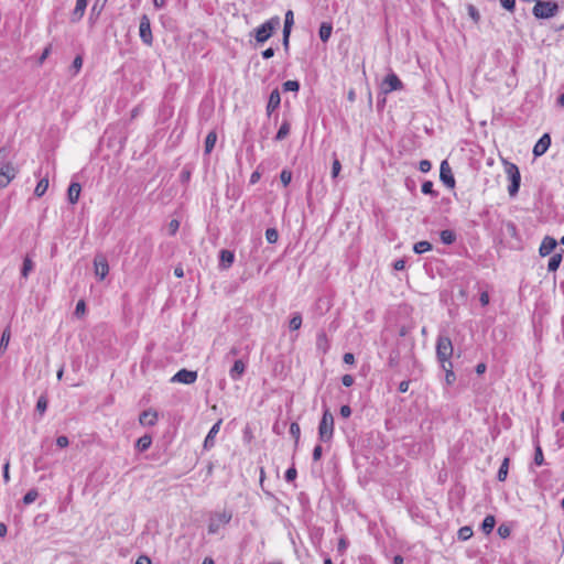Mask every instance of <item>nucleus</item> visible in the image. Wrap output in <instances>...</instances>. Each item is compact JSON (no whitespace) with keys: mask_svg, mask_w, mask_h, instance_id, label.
<instances>
[{"mask_svg":"<svg viewBox=\"0 0 564 564\" xmlns=\"http://www.w3.org/2000/svg\"><path fill=\"white\" fill-rule=\"evenodd\" d=\"M334 436V416L325 406L318 424V440L323 443H330Z\"/></svg>","mask_w":564,"mask_h":564,"instance_id":"obj_1","label":"nucleus"},{"mask_svg":"<svg viewBox=\"0 0 564 564\" xmlns=\"http://www.w3.org/2000/svg\"><path fill=\"white\" fill-rule=\"evenodd\" d=\"M560 7L555 1L538 0L532 9V14L536 19H551L557 14Z\"/></svg>","mask_w":564,"mask_h":564,"instance_id":"obj_2","label":"nucleus"},{"mask_svg":"<svg viewBox=\"0 0 564 564\" xmlns=\"http://www.w3.org/2000/svg\"><path fill=\"white\" fill-rule=\"evenodd\" d=\"M280 26V18L278 15L272 17L261 25H259L256 30V40L258 43H264L268 41L272 33Z\"/></svg>","mask_w":564,"mask_h":564,"instance_id":"obj_3","label":"nucleus"},{"mask_svg":"<svg viewBox=\"0 0 564 564\" xmlns=\"http://www.w3.org/2000/svg\"><path fill=\"white\" fill-rule=\"evenodd\" d=\"M505 172L510 181L508 193L511 197H513L518 194L521 183V174L519 167L514 163L505 162Z\"/></svg>","mask_w":564,"mask_h":564,"instance_id":"obj_4","label":"nucleus"},{"mask_svg":"<svg viewBox=\"0 0 564 564\" xmlns=\"http://www.w3.org/2000/svg\"><path fill=\"white\" fill-rule=\"evenodd\" d=\"M453 344L448 336L440 335L436 340V357L438 361H448L453 356Z\"/></svg>","mask_w":564,"mask_h":564,"instance_id":"obj_5","label":"nucleus"},{"mask_svg":"<svg viewBox=\"0 0 564 564\" xmlns=\"http://www.w3.org/2000/svg\"><path fill=\"white\" fill-rule=\"evenodd\" d=\"M18 169L12 162H3L0 166V188L7 187L10 182L17 176Z\"/></svg>","mask_w":564,"mask_h":564,"instance_id":"obj_6","label":"nucleus"},{"mask_svg":"<svg viewBox=\"0 0 564 564\" xmlns=\"http://www.w3.org/2000/svg\"><path fill=\"white\" fill-rule=\"evenodd\" d=\"M231 517V513L226 511L217 513L216 516L212 517L208 524V533L216 534L223 524H227L230 522Z\"/></svg>","mask_w":564,"mask_h":564,"instance_id":"obj_7","label":"nucleus"},{"mask_svg":"<svg viewBox=\"0 0 564 564\" xmlns=\"http://www.w3.org/2000/svg\"><path fill=\"white\" fill-rule=\"evenodd\" d=\"M139 34L144 44L152 45L153 36L151 31V22L145 14H143L140 19Z\"/></svg>","mask_w":564,"mask_h":564,"instance_id":"obj_8","label":"nucleus"},{"mask_svg":"<svg viewBox=\"0 0 564 564\" xmlns=\"http://www.w3.org/2000/svg\"><path fill=\"white\" fill-rule=\"evenodd\" d=\"M403 88V84L400 78L394 74L390 73L386 76L382 82L381 89L384 94H389L393 90H400Z\"/></svg>","mask_w":564,"mask_h":564,"instance_id":"obj_9","label":"nucleus"},{"mask_svg":"<svg viewBox=\"0 0 564 564\" xmlns=\"http://www.w3.org/2000/svg\"><path fill=\"white\" fill-rule=\"evenodd\" d=\"M197 380V372L188 369L178 370L172 378L171 382L192 384Z\"/></svg>","mask_w":564,"mask_h":564,"instance_id":"obj_10","label":"nucleus"},{"mask_svg":"<svg viewBox=\"0 0 564 564\" xmlns=\"http://www.w3.org/2000/svg\"><path fill=\"white\" fill-rule=\"evenodd\" d=\"M440 180L446 187H448V188L455 187V177H454L452 169L446 160L442 161V163H441Z\"/></svg>","mask_w":564,"mask_h":564,"instance_id":"obj_11","label":"nucleus"},{"mask_svg":"<svg viewBox=\"0 0 564 564\" xmlns=\"http://www.w3.org/2000/svg\"><path fill=\"white\" fill-rule=\"evenodd\" d=\"M94 268L96 276L101 281L109 273V264L105 256L97 254L94 259Z\"/></svg>","mask_w":564,"mask_h":564,"instance_id":"obj_12","label":"nucleus"},{"mask_svg":"<svg viewBox=\"0 0 564 564\" xmlns=\"http://www.w3.org/2000/svg\"><path fill=\"white\" fill-rule=\"evenodd\" d=\"M557 247V241L551 236H545L540 245L539 254L541 257H546L551 254L554 249Z\"/></svg>","mask_w":564,"mask_h":564,"instance_id":"obj_13","label":"nucleus"},{"mask_svg":"<svg viewBox=\"0 0 564 564\" xmlns=\"http://www.w3.org/2000/svg\"><path fill=\"white\" fill-rule=\"evenodd\" d=\"M551 145V137L549 133H544L535 143L533 148V155L535 158L543 155Z\"/></svg>","mask_w":564,"mask_h":564,"instance_id":"obj_14","label":"nucleus"},{"mask_svg":"<svg viewBox=\"0 0 564 564\" xmlns=\"http://www.w3.org/2000/svg\"><path fill=\"white\" fill-rule=\"evenodd\" d=\"M246 371V362L242 359L235 360L232 367L229 370V377L234 381H238L241 379Z\"/></svg>","mask_w":564,"mask_h":564,"instance_id":"obj_15","label":"nucleus"},{"mask_svg":"<svg viewBox=\"0 0 564 564\" xmlns=\"http://www.w3.org/2000/svg\"><path fill=\"white\" fill-rule=\"evenodd\" d=\"M139 422L143 426L155 425L158 422V412L151 409L141 412L139 416Z\"/></svg>","mask_w":564,"mask_h":564,"instance_id":"obj_16","label":"nucleus"},{"mask_svg":"<svg viewBox=\"0 0 564 564\" xmlns=\"http://www.w3.org/2000/svg\"><path fill=\"white\" fill-rule=\"evenodd\" d=\"M87 4H88V0H77L76 1L75 9L73 10V12L70 14V21L73 23L79 22L83 19L86 8H87Z\"/></svg>","mask_w":564,"mask_h":564,"instance_id":"obj_17","label":"nucleus"},{"mask_svg":"<svg viewBox=\"0 0 564 564\" xmlns=\"http://www.w3.org/2000/svg\"><path fill=\"white\" fill-rule=\"evenodd\" d=\"M281 104V96L279 89H273L269 96L267 105V115L271 116L272 112L279 108Z\"/></svg>","mask_w":564,"mask_h":564,"instance_id":"obj_18","label":"nucleus"},{"mask_svg":"<svg viewBox=\"0 0 564 564\" xmlns=\"http://www.w3.org/2000/svg\"><path fill=\"white\" fill-rule=\"evenodd\" d=\"M220 424H221V420L217 421L213 426L212 429L209 430L208 434L206 435L205 437V441H204V447L206 449L210 448L214 446L215 444V437L216 435L218 434L219 432V429H220Z\"/></svg>","mask_w":564,"mask_h":564,"instance_id":"obj_19","label":"nucleus"},{"mask_svg":"<svg viewBox=\"0 0 564 564\" xmlns=\"http://www.w3.org/2000/svg\"><path fill=\"white\" fill-rule=\"evenodd\" d=\"M235 260V254L230 250L223 249L219 252V267L223 269H228Z\"/></svg>","mask_w":564,"mask_h":564,"instance_id":"obj_20","label":"nucleus"},{"mask_svg":"<svg viewBox=\"0 0 564 564\" xmlns=\"http://www.w3.org/2000/svg\"><path fill=\"white\" fill-rule=\"evenodd\" d=\"M80 191H82V187H80L79 183H75V182L70 183V185L68 186V191H67V198L70 204H76L78 202Z\"/></svg>","mask_w":564,"mask_h":564,"instance_id":"obj_21","label":"nucleus"},{"mask_svg":"<svg viewBox=\"0 0 564 564\" xmlns=\"http://www.w3.org/2000/svg\"><path fill=\"white\" fill-rule=\"evenodd\" d=\"M333 25L328 22H323L318 30V35L322 42H327L332 35Z\"/></svg>","mask_w":564,"mask_h":564,"instance_id":"obj_22","label":"nucleus"},{"mask_svg":"<svg viewBox=\"0 0 564 564\" xmlns=\"http://www.w3.org/2000/svg\"><path fill=\"white\" fill-rule=\"evenodd\" d=\"M563 253H564V250H561V252L554 253L550 258L549 263H547V270L550 272H554L558 269V267L562 262V259H563Z\"/></svg>","mask_w":564,"mask_h":564,"instance_id":"obj_23","label":"nucleus"},{"mask_svg":"<svg viewBox=\"0 0 564 564\" xmlns=\"http://www.w3.org/2000/svg\"><path fill=\"white\" fill-rule=\"evenodd\" d=\"M316 347L318 350H322L323 352H326L328 350L329 343H328V338H327V335L325 334V332H321L317 334Z\"/></svg>","mask_w":564,"mask_h":564,"instance_id":"obj_24","label":"nucleus"},{"mask_svg":"<svg viewBox=\"0 0 564 564\" xmlns=\"http://www.w3.org/2000/svg\"><path fill=\"white\" fill-rule=\"evenodd\" d=\"M440 239L444 245H452L456 241V234L451 229H444L440 232Z\"/></svg>","mask_w":564,"mask_h":564,"instance_id":"obj_25","label":"nucleus"},{"mask_svg":"<svg viewBox=\"0 0 564 564\" xmlns=\"http://www.w3.org/2000/svg\"><path fill=\"white\" fill-rule=\"evenodd\" d=\"M495 524H496V519L494 516L491 514H488L484 520H482V523H481V530L485 534H489L491 533V531L494 530L495 528Z\"/></svg>","mask_w":564,"mask_h":564,"instance_id":"obj_26","label":"nucleus"},{"mask_svg":"<svg viewBox=\"0 0 564 564\" xmlns=\"http://www.w3.org/2000/svg\"><path fill=\"white\" fill-rule=\"evenodd\" d=\"M302 326V315L299 312L292 314L289 321V328L292 332L299 330Z\"/></svg>","mask_w":564,"mask_h":564,"instance_id":"obj_27","label":"nucleus"},{"mask_svg":"<svg viewBox=\"0 0 564 564\" xmlns=\"http://www.w3.org/2000/svg\"><path fill=\"white\" fill-rule=\"evenodd\" d=\"M216 141H217V134L215 131H210L207 135H206V139H205V153L206 154H209L215 144H216Z\"/></svg>","mask_w":564,"mask_h":564,"instance_id":"obj_28","label":"nucleus"},{"mask_svg":"<svg viewBox=\"0 0 564 564\" xmlns=\"http://www.w3.org/2000/svg\"><path fill=\"white\" fill-rule=\"evenodd\" d=\"M509 463H510V459L508 457H505L499 467L498 474H497V479L499 481H505L507 479L508 470H509Z\"/></svg>","mask_w":564,"mask_h":564,"instance_id":"obj_29","label":"nucleus"},{"mask_svg":"<svg viewBox=\"0 0 564 564\" xmlns=\"http://www.w3.org/2000/svg\"><path fill=\"white\" fill-rule=\"evenodd\" d=\"M152 444V438L150 435H143L141 436L138 441H137V444H135V447L138 448V451L140 452H145L147 449H149V447L151 446Z\"/></svg>","mask_w":564,"mask_h":564,"instance_id":"obj_30","label":"nucleus"},{"mask_svg":"<svg viewBox=\"0 0 564 564\" xmlns=\"http://www.w3.org/2000/svg\"><path fill=\"white\" fill-rule=\"evenodd\" d=\"M289 133H290V122L288 120H284L275 134V140L276 141L284 140L289 135Z\"/></svg>","mask_w":564,"mask_h":564,"instance_id":"obj_31","label":"nucleus"},{"mask_svg":"<svg viewBox=\"0 0 564 564\" xmlns=\"http://www.w3.org/2000/svg\"><path fill=\"white\" fill-rule=\"evenodd\" d=\"M47 188H48V178L43 177L39 181L35 189H34V195L37 197H42L45 194V192L47 191Z\"/></svg>","mask_w":564,"mask_h":564,"instance_id":"obj_32","label":"nucleus"},{"mask_svg":"<svg viewBox=\"0 0 564 564\" xmlns=\"http://www.w3.org/2000/svg\"><path fill=\"white\" fill-rule=\"evenodd\" d=\"M431 249H432V245L426 240L419 241V242L414 243V246H413V250L417 254H423V253L430 251Z\"/></svg>","mask_w":564,"mask_h":564,"instance_id":"obj_33","label":"nucleus"},{"mask_svg":"<svg viewBox=\"0 0 564 564\" xmlns=\"http://www.w3.org/2000/svg\"><path fill=\"white\" fill-rule=\"evenodd\" d=\"M34 268V263L32 261V259L30 257H25L23 259V264H22V269H21V275L26 279L30 274V272L33 270Z\"/></svg>","mask_w":564,"mask_h":564,"instance_id":"obj_34","label":"nucleus"},{"mask_svg":"<svg viewBox=\"0 0 564 564\" xmlns=\"http://www.w3.org/2000/svg\"><path fill=\"white\" fill-rule=\"evenodd\" d=\"M107 1L108 0H95V3L90 10V17L98 18L100 15L101 11L104 10Z\"/></svg>","mask_w":564,"mask_h":564,"instance_id":"obj_35","label":"nucleus"},{"mask_svg":"<svg viewBox=\"0 0 564 564\" xmlns=\"http://www.w3.org/2000/svg\"><path fill=\"white\" fill-rule=\"evenodd\" d=\"M294 24V14L292 10L285 12L283 32H291Z\"/></svg>","mask_w":564,"mask_h":564,"instance_id":"obj_36","label":"nucleus"},{"mask_svg":"<svg viewBox=\"0 0 564 564\" xmlns=\"http://www.w3.org/2000/svg\"><path fill=\"white\" fill-rule=\"evenodd\" d=\"M473 536V529L468 525L462 527L457 532V538L460 541H467Z\"/></svg>","mask_w":564,"mask_h":564,"instance_id":"obj_37","label":"nucleus"},{"mask_svg":"<svg viewBox=\"0 0 564 564\" xmlns=\"http://www.w3.org/2000/svg\"><path fill=\"white\" fill-rule=\"evenodd\" d=\"M421 191L423 194L431 195L432 197H437V195H438V193L436 191H434L433 182H431V181H425L422 184Z\"/></svg>","mask_w":564,"mask_h":564,"instance_id":"obj_38","label":"nucleus"},{"mask_svg":"<svg viewBox=\"0 0 564 564\" xmlns=\"http://www.w3.org/2000/svg\"><path fill=\"white\" fill-rule=\"evenodd\" d=\"M39 497V492L36 489H30L23 497L24 505L33 503Z\"/></svg>","mask_w":564,"mask_h":564,"instance_id":"obj_39","label":"nucleus"},{"mask_svg":"<svg viewBox=\"0 0 564 564\" xmlns=\"http://www.w3.org/2000/svg\"><path fill=\"white\" fill-rule=\"evenodd\" d=\"M283 91H299L300 83L297 80H286L282 85Z\"/></svg>","mask_w":564,"mask_h":564,"instance_id":"obj_40","label":"nucleus"},{"mask_svg":"<svg viewBox=\"0 0 564 564\" xmlns=\"http://www.w3.org/2000/svg\"><path fill=\"white\" fill-rule=\"evenodd\" d=\"M290 434L294 437L295 446H297L299 441H300L301 427H300V425L296 422H292L291 423V425H290Z\"/></svg>","mask_w":564,"mask_h":564,"instance_id":"obj_41","label":"nucleus"},{"mask_svg":"<svg viewBox=\"0 0 564 564\" xmlns=\"http://www.w3.org/2000/svg\"><path fill=\"white\" fill-rule=\"evenodd\" d=\"M279 234L275 228H268L265 230V239L269 243H275L278 241Z\"/></svg>","mask_w":564,"mask_h":564,"instance_id":"obj_42","label":"nucleus"},{"mask_svg":"<svg viewBox=\"0 0 564 564\" xmlns=\"http://www.w3.org/2000/svg\"><path fill=\"white\" fill-rule=\"evenodd\" d=\"M280 180L283 186H288L292 181V172L286 169L282 170L280 174Z\"/></svg>","mask_w":564,"mask_h":564,"instance_id":"obj_43","label":"nucleus"},{"mask_svg":"<svg viewBox=\"0 0 564 564\" xmlns=\"http://www.w3.org/2000/svg\"><path fill=\"white\" fill-rule=\"evenodd\" d=\"M534 464L538 465V466H541L544 464V456H543V452H542V448L540 445H538L535 447V452H534Z\"/></svg>","mask_w":564,"mask_h":564,"instance_id":"obj_44","label":"nucleus"},{"mask_svg":"<svg viewBox=\"0 0 564 564\" xmlns=\"http://www.w3.org/2000/svg\"><path fill=\"white\" fill-rule=\"evenodd\" d=\"M47 409V399L45 395H41L36 402V411L43 414Z\"/></svg>","mask_w":564,"mask_h":564,"instance_id":"obj_45","label":"nucleus"},{"mask_svg":"<svg viewBox=\"0 0 564 564\" xmlns=\"http://www.w3.org/2000/svg\"><path fill=\"white\" fill-rule=\"evenodd\" d=\"M10 340V329L6 328L0 339V349H6Z\"/></svg>","mask_w":564,"mask_h":564,"instance_id":"obj_46","label":"nucleus"},{"mask_svg":"<svg viewBox=\"0 0 564 564\" xmlns=\"http://www.w3.org/2000/svg\"><path fill=\"white\" fill-rule=\"evenodd\" d=\"M499 2L501 7L509 12H513L516 9V0H499Z\"/></svg>","mask_w":564,"mask_h":564,"instance_id":"obj_47","label":"nucleus"},{"mask_svg":"<svg viewBox=\"0 0 564 564\" xmlns=\"http://www.w3.org/2000/svg\"><path fill=\"white\" fill-rule=\"evenodd\" d=\"M297 476V471L295 469L294 466L290 467L286 471H285V480L288 482H291V481H294L295 478Z\"/></svg>","mask_w":564,"mask_h":564,"instance_id":"obj_48","label":"nucleus"},{"mask_svg":"<svg viewBox=\"0 0 564 564\" xmlns=\"http://www.w3.org/2000/svg\"><path fill=\"white\" fill-rule=\"evenodd\" d=\"M341 170V164L338 159H335L332 164V177H337Z\"/></svg>","mask_w":564,"mask_h":564,"instance_id":"obj_49","label":"nucleus"},{"mask_svg":"<svg viewBox=\"0 0 564 564\" xmlns=\"http://www.w3.org/2000/svg\"><path fill=\"white\" fill-rule=\"evenodd\" d=\"M432 169V163L429 160H421L419 163V170L422 173H427Z\"/></svg>","mask_w":564,"mask_h":564,"instance_id":"obj_50","label":"nucleus"},{"mask_svg":"<svg viewBox=\"0 0 564 564\" xmlns=\"http://www.w3.org/2000/svg\"><path fill=\"white\" fill-rule=\"evenodd\" d=\"M511 533V530L508 525L506 524H501L499 525L498 528V534L502 538V539H506L510 535Z\"/></svg>","mask_w":564,"mask_h":564,"instance_id":"obj_51","label":"nucleus"},{"mask_svg":"<svg viewBox=\"0 0 564 564\" xmlns=\"http://www.w3.org/2000/svg\"><path fill=\"white\" fill-rule=\"evenodd\" d=\"M180 228V221L177 219H172L169 224V232L171 236H174Z\"/></svg>","mask_w":564,"mask_h":564,"instance_id":"obj_52","label":"nucleus"},{"mask_svg":"<svg viewBox=\"0 0 564 564\" xmlns=\"http://www.w3.org/2000/svg\"><path fill=\"white\" fill-rule=\"evenodd\" d=\"M85 311H86L85 302L83 300L78 301L76 304V307H75V315L80 316L85 313Z\"/></svg>","mask_w":564,"mask_h":564,"instance_id":"obj_53","label":"nucleus"},{"mask_svg":"<svg viewBox=\"0 0 564 564\" xmlns=\"http://www.w3.org/2000/svg\"><path fill=\"white\" fill-rule=\"evenodd\" d=\"M456 381V375L453 370L448 369L445 373V382L447 386H452Z\"/></svg>","mask_w":564,"mask_h":564,"instance_id":"obj_54","label":"nucleus"},{"mask_svg":"<svg viewBox=\"0 0 564 564\" xmlns=\"http://www.w3.org/2000/svg\"><path fill=\"white\" fill-rule=\"evenodd\" d=\"M69 444L68 437L65 435H61L56 438V445L61 448L67 447Z\"/></svg>","mask_w":564,"mask_h":564,"instance_id":"obj_55","label":"nucleus"},{"mask_svg":"<svg viewBox=\"0 0 564 564\" xmlns=\"http://www.w3.org/2000/svg\"><path fill=\"white\" fill-rule=\"evenodd\" d=\"M83 66V58L82 56L77 55L72 64V67L75 69V73H78Z\"/></svg>","mask_w":564,"mask_h":564,"instance_id":"obj_56","label":"nucleus"},{"mask_svg":"<svg viewBox=\"0 0 564 564\" xmlns=\"http://www.w3.org/2000/svg\"><path fill=\"white\" fill-rule=\"evenodd\" d=\"M355 382V378L351 376V375H344L341 377V383L345 386V387H351Z\"/></svg>","mask_w":564,"mask_h":564,"instance_id":"obj_57","label":"nucleus"},{"mask_svg":"<svg viewBox=\"0 0 564 564\" xmlns=\"http://www.w3.org/2000/svg\"><path fill=\"white\" fill-rule=\"evenodd\" d=\"M10 463L7 460L3 465V481L4 484H8L10 481V474H9Z\"/></svg>","mask_w":564,"mask_h":564,"instance_id":"obj_58","label":"nucleus"},{"mask_svg":"<svg viewBox=\"0 0 564 564\" xmlns=\"http://www.w3.org/2000/svg\"><path fill=\"white\" fill-rule=\"evenodd\" d=\"M339 413L343 417L347 419L351 415V408L347 404L341 405Z\"/></svg>","mask_w":564,"mask_h":564,"instance_id":"obj_59","label":"nucleus"},{"mask_svg":"<svg viewBox=\"0 0 564 564\" xmlns=\"http://www.w3.org/2000/svg\"><path fill=\"white\" fill-rule=\"evenodd\" d=\"M323 453V448L321 445H316L313 449V460L317 462L321 459Z\"/></svg>","mask_w":564,"mask_h":564,"instance_id":"obj_60","label":"nucleus"},{"mask_svg":"<svg viewBox=\"0 0 564 564\" xmlns=\"http://www.w3.org/2000/svg\"><path fill=\"white\" fill-rule=\"evenodd\" d=\"M9 153H10V151H9V149L7 147L0 148V161H1V163L8 162L7 159L9 156Z\"/></svg>","mask_w":564,"mask_h":564,"instance_id":"obj_61","label":"nucleus"},{"mask_svg":"<svg viewBox=\"0 0 564 564\" xmlns=\"http://www.w3.org/2000/svg\"><path fill=\"white\" fill-rule=\"evenodd\" d=\"M264 59H269L274 56V50L272 47H268L261 53Z\"/></svg>","mask_w":564,"mask_h":564,"instance_id":"obj_62","label":"nucleus"},{"mask_svg":"<svg viewBox=\"0 0 564 564\" xmlns=\"http://www.w3.org/2000/svg\"><path fill=\"white\" fill-rule=\"evenodd\" d=\"M343 360L347 365H352L355 362V356L351 352H346L343 357Z\"/></svg>","mask_w":564,"mask_h":564,"instance_id":"obj_63","label":"nucleus"},{"mask_svg":"<svg viewBox=\"0 0 564 564\" xmlns=\"http://www.w3.org/2000/svg\"><path fill=\"white\" fill-rule=\"evenodd\" d=\"M135 564H152L151 560L147 555H140L135 561Z\"/></svg>","mask_w":564,"mask_h":564,"instance_id":"obj_64","label":"nucleus"}]
</instances>
